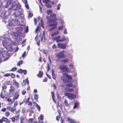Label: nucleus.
I'll return each mask as SVG.
<instances>
[{
	"instance_id": "63",
	"label": "nucleus",
	"mask_w": 123,
	"mask_h": 123,
	"mask_svg": "<svg viewBox=\"0 0 123 123\" xmlns=\"http://www.w3.org/2000/svg\"><path fill=\"white\" fill-rule=\"evenodd\" d=\"M70 67L73 68V65L72 64H70L69 66Z\"/></svg>"
},
{
	"instance_id": "36",
	"label": "nucleus",
	"mask_w": 123,
	"mask_h": 123,
	"mask_svg": "<svg viewBox=\"0 0 123 123\" xmlns=\"http://www.w3.org/2000/svg\"><path fill=\"white\" fill-rule=\"evenodd\" d=\"M40 29V27L39 26H37L35 30L36 32H39Z\"/></svg>"
},
{
	"instance_id": "18",
	"label": "nucleus",
	"mask_w": 123,
	"mask_h": 123,
	"mask_svg": "<svg viewBox=\"0 0 123 123\" xmlns=\"http://www.w3.org/2000/svg\"><path fill=\"white\" fill-rule=\"evenodd\" d=\"M52 75L53 78L55 80L56 79V77L54 73V71L53 69L52 70Z\"/></svg>"
},
{
	"instance_id": "50",
	"label": "nucleus",
	"mask_w": 123,
	"mask_h": 123,
	"mask_svg": "<svg viewBox=\"0 0 123 123\" xmlns=\"http://www.w3.org/2000/svg\"><path fill=\"white\" fill-rule=\"evenodd\" d=\"M74 91V89L72 88H69L68 91L69 92H72Z\"/></svg>"
},
{
	"instance_id": "46",
	"label": "nucleus",
	"mask_w": 123,
	"mask_h": 123,
	"mask_svg": "<svg viewBox=\"0 0 123 123\" xmlns=\"http://www.w3.org/2000/svg\"><path fill=\"white\" fill-rule=\"evenodd\" d=\"M28 31L29 29L28 26H27L25 30V33H27L28 32Z\"/></svg>"
},
{
	"instance_id": "60",
	"label": "nucleus",
	"mask_w": 123,
	"mask_h": 123,
	"mask_svg": "<svg viewBox=\"0 0 123 123\" xmlns=\"http://www.w3.org/2000/svg\"><path fill=\"white\" fill-rule=\"evenodd\" d=\"M32 103L31 101H30L29 102H28V105H30V106H32Z\"/></svg>"
},
{
	"instance_id": "12",
	"label": "nucleus",
	"mask_w": 123,
	"mask_h": 123,
	"mask_svg": "<svg viewBox=\"0 0 123 123\" xmlns=\"http://www.w3.org/2000/svg\"><path fill=\"white\" fill-rule=\"evenodd\" d=\"M2 119L3 122H5L6 123H10V121L6 117H2Z\"/></svg>"
},
{
	"instance_id": "51",
	"label": "nucleus",
	"mask_w": 123,
	"mask_h": 123,
	"mask_svg": "<svg viewBox=\"0 0 123 123\" xmlns=\"http://www.w3.org/2000/svg\"><path fill=\"white\" fill-rule=\"evenodd\" d=\"M10 74H5L4 75V76L5 77H8L10 76Z\"/></svg>"
},
{
	"instance_id": "19",
	"label": "nucleus",
	"mask_w": 123,
	"mask_h": 123,
	"mask_svg": "<svg viewBox=\"0 0 123 123\" xmlns=\"http://www.w3.org/2000/svg\"><path fill=\"white\" fill-rule=\"evenodd\" d=\"M10 89L9 90V92L10 93H13V92L15 90L14 87L12 86H10Z\"/></svg>"
},
{
	"instance_id": "37",
	"label": "nucleus",
	"mask_w": 123,
	"mask_h": 123,
	"mask_svg": "<svg viewBox=\"0 0 123 123\" xmlns=\"http://www.w3.org/2000/svg\"><path fill=\"white\" fill-rule=\"evenodd\" d=\"M64 27V26L63 25L59 26L58 28V30H57L59 31V30H62Z\"/></svg>"
},
{
	"instance_id": "43",
	"label": "nucleus",
	"mask_w": 123,
	"mask_h": 123,
	"mask_svg": "<svg viewBox=\"0 0 123 123\" xmlns=\"http://www.w3.org/2000/svg\"><path fill=\"white\" fill-rule=\"evenodd\" d=\"M23 70L21 69H19L17 72L20 74H21L23 73Z\"/></svg>"
},
{
	"instance_id": "53",
	"label": "nucleus",
	"mask_w": 123,
	"mask_h": 123,
	"mask_svg": "<svg viewBox=\"0 0 123 123\" xmlns=\"http://www.w3.org/2000/svg\"><path fill=\"white\" fill-rule=\"evenodd\" d=\"M26 93V91L24 90H23L22 92V94L24 95H25Z\"/></svg>"
},
{
	"instance_id": "32",
	"label": "nucleus",
	"mask_w": 123,
	"mask_h": 123,
	"mask_svg": "<svg viewBox=\"0 0 123 123\" xmlns=\"http://www.w3.org/2000/svg\"><path fill=\"white\" fill-rule=\"evenodd\" d=\"M39 121L42 120L43 119V117L42 114H41L40 116L38 118Z\"/></svg>"
},
{
	"instance_id": "25",
	"label": "nucleus",
	"mask_w": 123,
	"mask_h": 123,
	"mask_svg": "<svg viewBox=\"0 0 123 123\" xmlns=\"http://www.w3.org/2000/svg\"><path fill=\"white\" fill-rule=\"evenodd\" d=\"M7 100L8 102H10V105H12L13 103L14 102V100H13L12 101V99L11 98H7Z\"/></svg>"
},
{
	"instance_id": "41",
	"label": "nucleus",
	"mask_w": 123,
	"mask_h": 123,
	"mask_svg": "<svg viewBox=\"0 0 123 123\" xmlns=\"http://www.w3.org/2000/svg\"><path fill=\"white\" fill-rule=\"evenodd\" d=\"M10 76H11V77L12 78H14L15 76V74L13 73H12L10 74Z\"/></svg>"
},
{
	"instance_id": "21",
	"label": "nucleus",
	"mask_w": 123,
	"mask_h": 123,
	"mask_svg": "<svg viewBox=\"0 0 123 123\" xmlns=\"http://www.w3.org/2000/svg\"><path fill=\"white\" fill-rule=\"evenodd\" d=\"M25 118L23 116H21L20 118V123H26L25 122Z\"/></svg>"
},
{
	"instance_id": "54",
	"label": "nucleus",
	"mask_w": 123,
	"mask_h": 123,
	"mask_svg": "<svg viewBox=\"0 0 123 123\" xmlns=\"http://www.w3.org/2000/svg\"><path fill=\"white\" fill-rule=\"evenodd\" d=\"M52 48L54 49H56L57 48V47L56 45L55 44H54L52 46Z\"/></svg>"
},
{
	"instance_id": "5",
	"label": "nucleus",
	"mask_w": 123,
	"mask_h": 123,
	"mask_svg": "<svg viewBox=\"0 0 123 123\" xmlns=\"http://www.w3.org/2000/svg\"><path fill=\"white\" fill-rule=\"evenodd\" d=\"M65 96H67L68 98L71 100L74 99L76 97V95L75 94L72 93L65 92L64 93Z\"/></svg>"
},
{
	"instance_id": "27",
	"label": "nucleus",
	"mask_w": 123,
	"mask_h": 123,
	"mask_svg": "<svg viewBox=\"0 0 123 123\" xmlns=\"http://www.w3.org/2000/svg\"><path fill=\"white\" fill-rule=\"evenodd\" d=\"M10 114V113L9 111H6L5 113V115L6 117H8Z\"/></svg>"
},
{
	"instance_id": "57",
	"label": "nucleus",
	"mask_w": 123,
	"mask_h": 123,
	"mask_svg": "<svg viewBox=\"0 0 123 123\" xmlns=\"http://www.w3.org/2000/svg\"><path fill=\"white\" fill-rule=\"evenodd\" d=\"M26 52L25 51L24 52L22 55V57H24L26 54Z\"/></svg>"
},
{
	"instance_id": "56",
	"label": "nucleus",
	"mask_w": 123,
	"mask_h": 123,
	"mask_svg": "<svg viewBox=\"0 0 123 123\" xmlns=\"http://www.w3.org/2000/svg\"><path fill=\"white\" fill-rule=\"evenodd\" d=\"M23 73L24 75H26L27 73V71L26 70H23Z\"/></svg>"
},
{
	"instance_id": "31",
	"label": "nucleus",
	"mask_w": 123,
	"mask_h": 123,
	"mask_svg": "<svg viewBox=\"0 0 123 123\" xmlns=\"http://www.w3.org/2000/svg\"><path fill=\"white\" fill-rule=\"evenodd\" d=\"M34 99L36 100L37 101V102L38 101V96L37 94H35L34 95Z\"/></svg>"
},
{
	"instance_id": "8",
	"label": "nucleus",
	"mask_w": 123,
	"mask_h": 123,
	"mask_svg": "<svg viewBox=\"0 0 123 123\" xmlns=\"http://www.w3.org/2000/svg\"><path fill=\"white\" fill-rule=\"evenodd\" d=\"M19 115L15 116L12 117L10 118L11 119V121L13 122H14L16 121H17L19 118Z\"/></svg>"
},
{
	"instance_id": "13",
	"label": "nucleus",
	"mask_w": 123,
	"mask_h": 123,
	"mask_svg": "<svg viewBox=\"0 0 123 123\" xmlns=\"http://www.w3.org/2000/svg\"><path fill=\"white\" fill-rule=\"evenodd\" d=\"M69 58H66L62 60L61 61V62L64 64H66L68 63L69 61Z\"/></svg>"
},
{
	"instance_id": "26",
	"label": "nucleus",
	"mask_w": 123,
	"mask_h": 123,
	"mask_svg": "<svg viewBox=\"0 0 123 123\" xmlns=\"http://www.w3.org/2000/svg\"><path fill=\"white\" fill-rule=\"evenodd\" d=\"M45 6L47 7L48 8H50L52 7L51 5L48 3H46Z\"/></svg>"
},
{
	"instance_id": "34",
	"label": "nucleus",
	"mask_w": 123,
	"mask_h": 123,
	"mask_svg": "<svg viewBox=\"0 0 123 123\" xmlns=\"http://www.w3.org/2000/svg\"><path fill=\"white\" fill-rule=\"evenodd\" d=\"M64 102L65 103V105L66 106H68V101L67 100H65L64 101Z\"/></svg>"
},
{
	"instance_id": "6",
	"label": "nucleus",
	"mask_w": 123,
	"mask_h": 123,
	"mask_svg": "<svg viewBox=\"0 0 123 123\" xmlns=\"http://www.w3.org/2000/svg\"><path fill=\"white\" fill-rule=\"evenodd\" d=\"M60 36H57L55 37L53 39L55 40L57 43L62 42L64 41L65 40L64 37H63L61 39H60Z\"/></svg>"
},
{
	"instance_id": "58",
	"label": "nucleus",
	"mask_w": 123,
	"mask_h": 123,
	"mask_svg": "<svg viewBox=\"0 0 123 123\" xmlns=\"http://www.w3.org/2000/svg\"><path fill=\"white\" fill-rule=\"evenodd\" d=\"M25 4V7L28 9H29V7L28 6L27 4V3L26 4Z\"/></svg>"
},
{
	"instance_id": "17",
	"label": "nucleus",
	"mask_w": 123,
	"mask_h": 123,
	"mask_svg": "<svg viewBox=\"0 0 123 123\" xmlns=\"http://www.w3.org/2000/svg\"><path fill=\"white\" fill-rule=\"evenodd\" d=\"M7 94H5L4 95L5 96H4L2 92H1L0 94V96L2 99L7 98L6 97H7Z\"/></svg>"
},
{
	"instance_id": "48",
	"label": "nucleus",
	"mask_w": 123,
	"mask_h": 123,
	"mask_svg": "<svg viewBox=\"0 0 123 123\" xmlns=\"http://www.w3.org/2000/svg\"><path fill=\"white\" fill-rule=\"evenodd\" d=\"M36 106L37 107V108L39 111L40 110V106L38 104H36Z\"/></svg>"
},
{
	"instance_id": "45",
	"label": "nucleus",
	"mask_w": 123,
	"mask_h": 123,
	"mask_svg": "<svg viewBox=\"0 0 123 123\" xmlns=\"http://www.w3.org/2000/svg\"><path fill=\"white\" fill-rule=\"evenodd\" d=\"M43 3H48V2H51V1L49 0H43Z\"/></svg>"
},
{
	"instance_id": "61",
	"label": "nucleus",
	"mask_w": 123,
	"mask_h": 123,
	"mask_svg": "<svg viewBox=\"0 0 123 123\" xmlns=\"http://www.w3.org/2000/svg\"><path fill=\"white\" fill-rule=\"evenodd\" d=\"M39 61L40 62H42V59L41 57V56L39 57L38 59Z\"/></svg>"
},
{
	"instance_id": "55",
	"label": "nucleus",
	"mask_w": 123,
	"mask_h": 123,
	"mask_svg": "<svg viewBox=\"0 0 123 123\" xmlns=\"http://www.w3.org/2000/svg\"><path fill=\"white\" fill-rule=\"evenodd\" d=\"M33 16L32 13H30L28 15V16L29 18H31Z\"/></svg>"
},
{
	"instance_id": "10",
	"label": "nucleus",
	"mask_w": 123,
	"mask_h": 123,
	"mask_svg": "<svg viewBox=\"0 0 123 123\" xmlns=\"http://www.w3.org/2000/svg\"><path fill=\"white\" fill-rule=\"evenodd\" d=\"M14 97L13 98V100L14 101L15 100H17L18 98L19 97V94L18 92H15L14 95Z\"/></svg>"
},
{
	"instance_id": "47",
	"label": "nucleus",
	"mask_w": 123,
	"mask_h": 123,
	"mask_svg": "<svg viewBox=\"0 0 123 123\" xmlns=\"http://www.w3.org/2000/svg\"><path fill=\"white\" fill-rule=\"evenodd\" d=\"M47 72H48L50 70V66L49 65V63L47 64Z\"/></svg>"
},
{
	"instance_id": "3",
	"label": "nucleus",
	"mask_w": 123,
	"mask_h": 123,
	"mask_svg": "<svg viewBox=\"0 0 123 123\" xmlns=\"http://www.w3.org/2000/svg\"><path fill=\"white\" fill-rule=\"evenodd\" d=\"M59 69L63 72L68 73L69 72V70L66 65L62 64L59 65Z\"/></svg>"
},
{
	"instance_id": "52",
	"label": "nucleus",
	"mask_w": 123,
	"mask_h": 123,
	"mask_svg": "<svg viewBox=\"0 0 123 123\" xmlns=\"http://www.w3.org/2000/svg\"><path fill=\"white\" fill-rule=\"evenodd\" d=\"M30 98L28 97L26 99V100L25 101V104H27L28 102H29V101Z\"/></svg>"
},
{
	"instance_id": "30",
	"label": "nucleus",
	"mask_w": 123,
	"mask_h": 123,
	"mask_svg": "<svg viewBox=\"0 0 123 123\" xmlns=\"http://www.w3.org/2000/svg\"><path fill=\"white\" fill-rule=\"evenodd\" d=\"M66 86L69 87H72L73 86V85L71 83H68L66 85Z\"/></svg>"
},
{
	"instance_id": "38",
	"label": "nucleus",
	"mask_w": 123,
	"mask_h": 123,
	"mask_svg": "<svg viewBox=\"0 0 123 123\" xmlns=\"http://www.w3.org/2000/svg\"><path fill=\"white\" fill-rule=\"evenodd\" d=\"M59 116H57L56 117V119L57 121H59L60 118V117L61 115V114L60 112H59Z\"/></svg>"
},
{
	"instance_id": "42",
	"label": "nucleus",
	"mask_w": 123,
	"mask_h": 123,
	"mask_svg": "<svg viewBox=\"0 0 123 123\" xmlns=\"http://www.w3.org/2000/svg\"><path fill=\"white\" fill-rule=\"evenodd\" d=\"M18 104V101H16L15 102L13 105L14 107H15L17 106Z\"/></svg>"
},
{
	"instance_id": "20",
	"label": "nucleus",
	"mask_w": 123,
	"mask_h": 123,
	"mask_svg": "<svg viewBox=\"0 0 123 123\" xmlns=\"http://www.w3.org/2000/svg\"><path fill=\"white\" fill-rule=\"evenodd\" d=\"M7 87L6 85L3 83L2 86V90H3L4 92H5L6 91L5 90L7 89Z\"/></svg>"
},
{
	"instance_id": "1",
	"label": "nucleus",
	"mask_w": 123,
	"mask_h": 123,
	"mask_svg": "<svg viewBox=\"0 0 123 123\" xmlns=\"http://www.w3.org/2000/svg\"><path fill=\"white\" fill-rule=\"evenodd\" d=\"M56 15L55 14L52 13L50 15V18H47L48 20V22L49 23V27H51L49 29V31H52L55 28L57 27L58 24V22L56 21L57 20V18H56Z\"/></svg>"
},
{
	"instance_id": "33",
	"label": "nucleus",
	"mask_w": 123,
	"mask_h": 123,
	"mask_svg": "<svg viewBox=\"0 0 123 123\" xmlns=\"http://www.w3.org/2000/svg\"><path fill=\"white\" fill-rule=\"evenodd\" d=\"M53 11L52 10H48L46 12L47 14H50L52 13Z\"/></svg>"
},
{
	"instance_id": "28",
	"label": "nucleus",
	"mask_w": 123,
	"mask_h": 123,
	"mask_svg": "<svg viewBox=\"0 0 123 123\" xmlns=\"http://www.w3.org/2000/svg\"><path fill=\"white\" fill-rule=\"evenodd\" d=\"M34 121L33 118H30L28 119V123H34Z\"/></svg>"
},
{
	"instance_id": "24",
	"label": "nucleus",
	"mask_w": 123,
	"mask_h": 123,
	"mask_svg": "<svg viewBox=\"0 0 123 123\" xmlns=\"http://www.w3.org/2000/svg\"><path fill=\"white\" fill-rule=\"evenodd\" d=\"M79 103L78 102H76L75 103L74 105L73 106V108L75 109L79 105Z\"/></svg>"
},
{
	"instance_id": "29",
	"label": "nucleus",
	"mask_w": 123,
	"mask_h": 123,
	"mask_svg": "<svg viewBox=\"0 0 123 123\" xmlns=\"http://www.w3.org/2000/svg\"><path fill=\"white\" fill-rule=\"evenodd\" d=\"M11 82L10 81H6L4 83L6 85H10L11 84L10 83Z\"/></svg>"
},
{
	"instance_id": "40",
	"label": "nucleus",
	"mask_w": 123,
	"mask_h": 123,
	"mask_svg": "<svg viewBox=\"0 0 123 123\" xmlns=\"http://www.w3.org/2000/svg\"><path fill=\"white\" fill-rule=\"evenodd\" d=\"M17 68L16 67H13L12 68L11 70H9V71H15Z\"/></svg>"
},
{
	"instance_id": "59",
	"label": "nucleus",
	"mask_w": 123,
	"mask_h": 123,
	"mask_svg": "<svg viewBox=\"0 0 123 123\" xmlns=\"http://www.w3.org/2000/svg\"><path fill=\"white\" fill-rule=\"evenodd\" d=\"M48 80L47 78L46 77L43 80V81L44 82H46Z\"/></svg>"
},
{
	"instance_id": "44",
	"label": "nucleus",
	"mask_w": 123,
	"mask_h": 123,
	"mask_svg": "<svg viewBox=\"0 0 123 123\" xmlns=\"http://www.w3.org/2000/svg\"><path fill=\"white\" fill-rule=\"evenodd\" d=\"M61 6V5L60 4H58L57 6V10H59L60 9Z\"/></svg>"
},
{
	"instance_id": "49",
	"label": "nucleus",
	"mask_w": 123,
	"mask_h": 123,
	"mask_svg": "<svg viewBox=\"0 0 123 123\" xmlns=\"http://www.w3.org/2000/svg\"><path fill=\"white\" fill-rule=\"evenodd\" d=\"M6 108H2L1 111L3 112H5L6 111Z\"/></svg>"
},
{
	"instance_id": "4",
	"label": "nucleus",
	"mask_w": 123,
	"mask_h": 123,
	"mask_svg": "<svg viewBox=\"0 0 123 123\" xmlns=\"http://www.w3.org/2000/svg\"><path fill=\"white\" fill-rule=\"evenodd\" d=\"M65 51L64 50L58 52L56 54V56L58 59H60L65 57L66 55H65Z\"/></svg>"
},
{
	"instance_id": "39",
	"label": "nucleus",
	"mask_w": 123,
	"mask_h": 123,
	"mask_svg": "<svg viewBox=\"0 0 123 123\" xmlns=\"http://www.w3.org/2000/svg\"><path fill=\"white\" fill-rule=\"evenodd\" d=\"M23 61H19L17 63V65L18 66H19L22 64L23 63Z\"/></svg>"
},
{
	"instance_id": "14",
	"label": "nucleus",
	"mask_w": 123,
	"mask_h": 123,
	"mask_svg": "<svg viewBox=\"0 0 123 123\" xmlns=\"http://www.w3.org/2000/svg\"><path fill=\"white\" fill-rule=\"evenodd\" d=\"M15 35L16 37H21L22 35V33L21 31H17L15 33Z\"/></svg>"
},
{
	"instance_id": "16",
	"label": "nucleus",
	"mask_w": 123,
	"mask_h": 123,
	"mask_svg": "<svg viewBox=\"0 0 123 123\" xmlns=\"http://www.w3.org/2000/svg\"><path fill=\"white\" fill-rule=\"evenodd\" d=\"M16 21V20H12L10 21L8 25L10 26H12L14 24V22Z\"/></svg>"
},
{
	"instance_id": "2",
	"label": "nucleus",
	"mask_w": 123,
	"mask_h": 123,
	"mask_svg": "<svg viewBox=\"0 0 123 123\" xmlns=\"http://www.w3.org/2000/svg\"><path fill=\"white\" fill-rule=\"evenodd\" d=\"M61 78L63 82L66 83L68 82V80H72L71 75H69L68 74L63 73L62 75L61 76Z\"/></svg>"
},
{
	"instance_id": "23",
	"label": "nucleus",
	"mask_w": 123,
	"mask_h": 123,
	"mask_svg": "<svg viewBox=\"0 0 123 123\" xmlns=\"http://www.w3.org/2000/svg\"><path fill=\"white\" fill-rule=\"evenodd\" d=\"M43 75V72L42 71H40L37 74V76L39 78H41Z\"/></svg>"
},
{
	"instance_id": "22",
	"label": "nucleus",
	"mask_w": 123,
	"mask_h": 123,
	"mask_svg": "<svg viewBox=\"0 0 123 123\" xmlns=\"http://www.w3.org/2000/svg\"><path fill=\"white\" fill-rule=\"evenodd\" d=\"M16 29L17 31L21 32L23 31V28L22 27H19L16 28Z\"/></svg>"
},
{
	"instance_id": "11",
	"label": "nucleus",
	"mask_w": 123,
	"mask_h": 123,
	"mask_svg": "<svg viewBox=\"0 0 123 123\" xmlns=\"http://www.w3.org/2000/svg\"><path fill=\"white\" fill-rule=\"evenodd\" d=\"M13 85L18 88L19 87V85L18 83L15 79L13 80Z\"/></svg>"
},
{
	"instance_id": "35",
	"label": "nucleus",
	"mask_w": 123,
	"mask_h": 123,
	"mask_svg": "<svg viewBox=\"0 0 123 123\" xmlns=\"http://www.w3.org/2000/svg\"><path fill=\"white\" fill-rule=\"evenodd\" d=\"M51 95H52V99H53V100L54 101L55 100V96L54 95V93L53 92H51Z\"/></svg>"
},
{
	"instance_id": "15",
	"label": "nucleus",
	"mask_w": 123,
	"mask_h": 123,
	"mask_svg": "<svg viewBox=\"0 0 123 123\" xmlns=\"http://www.w3.org/2000/svg\"><path fill=\"white\" fill-rule=\"evenodd\" d=\"M60 32L59 31L57 30L53 33H52L51 35V36L52 37H54L55 36L58 34Z\"/></svg>"
},
{
	"instance_id": "7",
	"label": "nucleus",
	"mask_w": 123,
	"mask_h": 123,
	"mask_svg": "<svg viewBox=\"0 0 123 123\" xmlns=\"http://www.w3.org/2000/svg\"><path fill=\"white\" fill-rule=\"evenodd\" d=\"M58 47L62 49H65L66 48L67 45L65 43H58L57 44Z\"/></svg>"
},
{
	"instance_id": "9",
	"label": "nucleus",
	"mask_w": 123,
	"mask_h": 123,
	"mask_svg": "<svg viewBox=\"0 0 123 123\" xmlns=\"http://www.w3.org/2000/svg\"><path fill=\"white\" fill-rule=\"evenodd\" d=\"M7 109L12 113H14V111H16V109L13 108L12 107L10 106H8L6 107Z\"/></svg>"
},
{
	"instance_id": "64",
	"label": "nucleus",
	"mask_w": 123,
	"mask_h": 123,
	"mask_svg": "<svg viewBox=\"0 0 123 123\" xmlns=\"http://www.w3.org/2000/svg\"><path fill=\"white\" fill-rule=\"evenodd\" d=\"M53 87H54V89H56V86L54 84V83L53 84Z\"/></svg>"
},
{
	"instance_id": "62",
	"label": "nucleus",
	"mask_w": 123,
	"mask_h": 123,
	"mask_svg": "<svg viewBox=\"0 0 123 123\" xmlns=\"http://www.w3.org/2000/svg\"><path fill=\"white\" fill-rule=\"evenodd\" d=\"M63 33L64 34H66L67 33V31L66 29H65L64 30Z\"/></svg>"
}]
</instances>
